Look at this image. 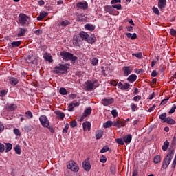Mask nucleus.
<instances>
[{"label":"nucleus","instance_id":"obj_1","mask_svg":"<svg viewBox=\"0 0 176 176\" xmlns=\"http://www.w3.org/2000/svg\"><path fill=\"white\" fill-rule=\"evenodd\" d=\"M71 65L69 63L62 64L59 63L58 66H55L54 68V74H67V71L69 69Z\"/></svg>","mask_w":176,"mask_h":176},{"label":"nucleus","instance_id":"obj_2","mask_svg":"<svg viewBox=\"0 0 176 176\" xmlns=\"http://www.w3.org/2000/svg\"><path fill=\"white\" fill-rule=\"evenodd\" d=\"M60 54L65 61H72V64H75L76 63V60H78V56H75L71 52L62 51L60 52Z\"/></svg>","mask_w":176,"mask_h":176},{"label":"nucleus","instance_id":"obj_3","mask_svg":"<svg viewBox=\"0 0 176 176\" xmlns=\"http://www.w3.org/2000/svg\"><path fill=\"white\" fill-rule=\"evenodd\" d=\"M173 157H174V150H172L169 151L166 157L164 159L162 162V168H164V170H166V168H167V167L170 166V164L171 163V161L173 160Z\"/></svg>","mask_w":176,"mask_h":176},{"label":"nucleus","instance_id":"obj_4","mask_svg":"<svg viewBox=\"0 0 176 176\" xmlns=\"http://www.w3.org/2000/svg\"><path fill=\"white\" fill-rule=\"evenodd\" d=\"M30 23H31V17L25 14L21 13L19 15V23L22 27L25 25H30Z\"/></svg>","mask_w":176,"mask_h":176},{"label":"nucleus","instance_id":"obj_5","mask_svg":"<svg viewBox=\"0 0 176 176\" xmlns=\"http://www.w3.org/2000/svg\"><path fill=\"white\" fill-rule=\"evenodd\" d=\"M115 9H117V10H121L122 9V5H113V6H106L104 7V10L106 13H109L110 14H113V12H115Z\"/></svg>","mask_w":176,"mask_h":176},{"label":"nucleus","instance_id":"obj_6","mask_svg":"<svg viewBox=\"0 0 176 176\" xmlns=\"http://www.w3.org/2000/svg\"><path fill=\"white\" fill-rule=\"evenodd\" d=\"M67 167L71 171H74V173H78L79 171V166L74 162V160L69 161L67 163Z\"/></svg>","mask_w":176,"mask_h":176},{"label":"nucleus","instance_id":"obj_7","mask_svg":"<svg viewBox=\"0 0 176 176\" xmlns=\"http://www.w3.org/2000/svg\"><path fill=\"white\" fill-rule=\"evenodd\" d=\"M39 122H40L41 126H43V127L46 128V127H49V126H50V122H49V119L45 115L40 116Z\"/></svg>","mask_w":176,"mask_h":176},{"label":"nucleus","instance_id":"obj_8","mask_svg":"<svg viewBox=\"0 0 176 176\" xmlns=\"http://www.w3.org/2000/svg\"><path fill=\"white\" fill-rule=\"evenodd\" d=\"M85 85H86L85 89L88 91H91V90H93V89H97V87H98L100 86L99 84L94 85V83H93V82H91V80H87L85 82Z\"/></svg>","mask_w":176,"mask_h":176},{"label":"nucleus","instance_id":"obj_9","mask_svg":"<svg viewBox=\"0 0 176 176\" xmlns=\"http://www.w3.org/2000/svg\"><path fill=\"white\" fill-rule=\"evenodd\" d=\"M102 104L104 107H108V105H111V104H113L115 102V99L113 98H104L102 99Z\"/></svg>","mask_w":176,"mask_h":176},{"label":"nucleus","instance_id":"obj_10","mask_svg":"<svg viewBox=\"0 0 176 176\" xmlns=\"http://www.w3.org/2000/svg\"><path fill=\"white\" fill-rule=\"evenodd\" d=\"M82 164L85 171H90L91 170V165L90 164V160L89 158L86 159Z\"/></svg>","mask_w":176,"mask_h":176},{"label":"nucleus","instance_id":"obj_11","mask_svg":"<svg viewBox=\"0 0 176 176\" xmlns=\"http://www.w3.org/2000/svg\"><path fill=\"white\" fill-rule=\"evenodd\" d=\"M113 126L114 127H117L118 129H121V127H124L126 126V124L122 120H116L113 122Z\"/></svg>","mask_w":176,"mask_h":176},{"label":"nucleus","instance_id":"obj_12","mask_svg":"<svg viewBox=\"0 0 176 176\" xmlns=\"http://www.w3.org/2000/svg\"><path fill=\"white\" fill-rule=\"evenodd\" d=\"M122 71L124 72V76H129L131 72H133V67L131 66H124L122 67Z\"/></svg>","mask_w":176,"mask_h":176},{"label":"nucleus","instance_id":"obj_13","mask_svg":"<svg viewBox=\"0 0 176 176\" xmlns=\"http://www.w3.org/2000/svg\"><path fill=\"white\" fill-rule=\"evenodd\" d=\"M76 7L78 8V9H83L85 10V9H87L89 8V4L87 3V1H83V2H78L76 4Z\"/></svg>","mask_w":176,"mask_h":176},{"label":"nucleus","instance_id":"obj_14","mask_svg":"<svg viewBox=\"0 0 176 176\" xmlns=\"http://www.w3.org/2000/svg\"><path fill=\"white\" fill-rule=\"evenodd\" d=\"M123 140L126 145H129V144H131L133 135H131V134H128L123 138Z\"/></svg>","mask_w":176,"mask_h":176},{"label":"nucleus","instance_id":"obj_15","mask_svg":"<svg viewBox=\"0 0 176 176\" xmlns=\"http://www.w3.org/2000/svg\"><path fill=\"white\" fill-rule=\"evenodd\" d=\"M27 31H28V28H19V30L18 31L17 36H25V34H27Z\"/></svg>","mask_w":176,"mask_h":176},{"label":"nucleus","instance_id":"obj_16","mask_svg":"<svg viewBox=\"0 0 176 176\" xmlns=\"http://www.w3.org/2000/svg\"><path fill=\"white\" fill-rule=\"evenodd\" d=\"M71 24V22L68 20H62L60 21L57 25L58 27H63V28H65L67 25H69Z\"/></svg>","mask_w":176,"mask_h":176},{"label":"nucleus","instance_id":"obj_17","mask_svg":"<svg viewBox=\"0 0 176 176\" xmlns=\"http://www.w3.org/2000/svg\"><path fill=\"white\" fill-rule=\"evenodd\" d=\"M82 127L84 131H90V129H91V124L89 122H85L82 123Z\"/></svg>","mask_w":176,"mask_h":176},{"label":"nucleus","instance_id":"obj_18","mask_svg":"<svg viewBox=\"0 0 176 176\" xmlns=\"http://www.w3.org/2000/svg\"><path fill=\"white\" fill-rule=\"evenodd\" d=\"M9 83L12 86H16L19 83V79L16 77H10L9 78Z\"/></svg>","mask_w":176,"mask_h":176},{"label":"nucleus","instance_id":"obj_19","mask_svg":"<svg viewBox=\"0 0 176 176\" xmlns=\"http://www.w3.org/2000/svg\"><path fill=\"white\" fill-rule=\"evenodd\" d=\"M54 113L56 115L57 119H59L60 120H63V119H64V118H65V114L64 113L61 112V111H56L54 112Z\"/></svg>","mask_w":176,"mask_h":176},{"label":"nucleus","instance_id":"obj_20","mask_svg":"<svg viewBox=\"0 0 176 176\" xmlns=\"http://www.w3.org/2000/svg\"><path fill=\"white\" fill-rule=\"evenodd\" d=\"M158 8L159 9L163 10L166 8L167 3L166 0H158Z\"/></svg>","mask_w":176,"mask_h":176},{"label":"nucleus","instance_id":"obj_21","mask_svg":"<svg viewBox=\"0 0 176 176\" xmlns=\"http://www.w3.org/2000/svg\"><path fill=\"white\" fill-rule=\"evenodd\" d=\"M74 107H79V102H72L68 106V111L69 112H73L74 111Z\"/></svg>","mask_w":176,"mask_h":176},{"label":"nucleus","instance_id":"obj_22","mask_svg":"<svg viewBox=\"0 0 176 176\" xmlns=\"http://www.w3.org/2000/svg\"><path fill=\"white\" fill-rule=\"evenodd\" d=\"M7 111H14L17 109V105L15 104H8L6 107Z\"/></svg>","mask_w":176,"mask_h":176},{"label":"nucleus","instance_id":"obj_23","mask_svg":"<svg viewBox=\"0 0 176 176\" xmlns=\"http://www.w3.org/2000/svg\"><path fill=\"white\" fill-rule=\"evenodd\" d=\"M128 82H130V83H133V82H135L137 80V75L135 74H131L127 78Z\"/></svg>","mask_w":176,"mask_h":176},{"label":"nucleus","instance_id":"obj_24","mask_svg":"<svg viewBox=\"0 0 176 176\" xmlns=\"http://www.w3.org/2000/svg\"><path fill=\"white\" fill-rule=\"evenodd\" d=\"M112 126H113V122L111 120H108L103 124L104 129H109V127H112Z\"/></svg>","mask_w":176,"mask_h":176},{"label":"nucleus","instance_id":"obj_25","mask_svg":"<svg viewBox=\"0 0 176 176\" xmlns=\"http://www.w3.org/2000/svg\"><path fill=\"white\" fill-rule=\"evenodd\" d=\"M85 28L88 31H94V30H96V26L93 25L92 24L87 23L85 25Z\"/></svg>","mask_w":176,"mask_h":176},{"label":"nucleus","instance_id":"obj_26","mask_svg":"<svg viewBox=\"0 0 176 176\" xmlns=\"http://www.w3.org/2000/svg\"><path fill=\"white\" fill-rule=\"evenodd\" d=\"M48 13L47 12H43V13H40L39 16L37 17V20L38 21H42V20H43V19H45V17L48 16Z\"/></svg>","mask_w":176,"mask_h":176},{"label":"nucleus","instance_id":"obj_27","mask_svg":"<svg viewBox=\"0 0 176 176\" xmlns=\"http://www.w3.org/2000/svg\"><path fill=\"white\" fill-rule=\"evenodd\" d=\"M87 20V16L86 15H81L76 19V21L80 23H82L83 21H86Z\"/></svg>","mask_w":176,"mask_h":176},{"label":"nucleus","instance_id":"obj_28","mask_svg":"<svg viewBox=\"0 0 176 176\" xmlns=\"http://www.w3.org/2000/svg\"><path fill=\"white\" fill-rule=\"evenodd\" d=\"M103 134H104V131H102V130H98L96 133V140H101V138H102Z\"/></svg>","mask_w":176,"mask_h":176},{"label":"nucleus","instance_id":"obj_29","mask_svg":"<svg viewBox=\"0 0 176 176\" xmlns=\"http://www.w3.org/2000/svg\"><path fill=\"white\" fill-rule=\"evenodd\" d=\"M127 36V38H129V39H131L132 41H134V39H137V34L133 33V34L131 33H126L125 34Z\"/></svg>","mask_w":176,"mask_h":176},{"label":"nucleus","instance_id":"obj_30","mask_svg":"<svg viewBox=\"0 0 176 176\" xmlns=\"http://www.w3.org/2000/svg\"><path fill=\"white\" fill-rule=\"evenodd\" d=\"M79 35H80V38H82V39H84L85 41L89 38V34H87L85 32H80Z\"/></svg>","mask_w":176,"mask_h":176},{"label":"nucleus","instance_id":"obj_31","mask_svg":"<svg viewBox=\"0 0 176 176\" xmlns=\"http://www.w3.org/2000/svg\"><path fill=\"white\" fill-rule=\"evenodd\" d=\"M43 57L46 61L53 63V59L52 58V55H50V54H45Z\"/></svg>","mask_w":176,"mask_h":176},{"label":"nucleus","instance_id":"obj_32","mask_svg":"<svg viewBox=\"0 0 176 176\" xmlns=\"http://www.w3.org/2000/svg\"><path fill=\"white\" fill-rule=\"evenodd\" d=\"M91 107H88L87 108L85 111H84V116H86L87 118V116H90V115H91Z\"/></svg>","mask_w":176,"mask_h":176},{"label":"nucleus","instance_id":"obj_33","mask_svg":"<svg viewBox=\"0 0 176 176\" xmlns=\"http://www.w3.org/2000/svg\"><path fill=\"white\" fill-rule=\"evenodd\" d=\"M168 146H170V142H168L167 140H166L164 142V144L162 147V151H164V152H166V151H167V149H168Z\"/></svg>","mask_w":176,"mask_h":176},{"label":"nucleus","instance_id":"obj_34","mask_svg":"<svg viewBox=\"0 0 176 176\" xmlns=\"http://www.w3.org/2000/svg\"><path fill=\"white\" fill-rule=\"evenodd\" d=\"M164 123H168V124H175V120L170 117H168L166 118Z\"/></svg>","mask_w":176,"mask_h":176},{"label":"nucleus","instance_id":"obj_35","mask_svg":"<svg viewBox=\"0 0 176 176\" xmlns=\"http://www.w3.org/2000/svg\"><path fill=\"white\" fill-rule=\"evenodd\" d=\"M160 162H162V157H160V155H157L154 157L153 163H155V164H157L158 163H160Z\"/></svg>","mask_w":176,"mask_h":176},{"label":"nucleus","instance_id":"obj_36","mask_svg":"<svg viewBox=\"0 0 176 176\" xmlns=\"http://www.w3.org/2000/svg\"><path fill=\"white\" fill-rule=\"evenodd\" d=\"M159 119L162 120L163 123H164L167 119V113H163L162 114L160 115Z\"/></svg>","mask_w":176,"mask_h":176},{"label":"nucleus","instance_id":"obj_37","mask_svg":"<svg viewBox=\"0 0 176 176\" xmlns=\"http://www.w3.org/2000/svg\"><path fill=\"white\" fill-rule=\"evenodd\" d=\"M21 45V41H13L11 43L12 47H19Z\"/></svg>","mask_w":176,"mask_h":176},{"label":"nucleus","instance_id":"obj_38","mask_svg":"<svg viewBox=\"0 0 176 176\" xmlns=\"http://www.w3.org/2000/svg\"><path fill=\"white\" fill-rule=\"evenodd\" d=\"M129 87H130V84L129 82H124V84H122V86L120 88V90H129Z\"/></svg>","mask_w":176,"mask_h":176},{"label":"nucleus","instance_id":"obj_39","mask_svg":"<svg viewBox=\"0 0 176 176\" xmlns=\"http://www.w3.org/2000/svg\"><path fill=\"white\" fill-rule=\"evenodd\" d=\"M6 152H10V151H12V148H13V145H12V144L10 143H6Z\"/></svg>","mask_w":176,"mask_h":176},{"label":"nucleus","instance_id":"obj_40","mask_svg":"<svg viewBox=\"0 0 176 176\" xmlns=\"http://www.w3.org/2000/svg\"><path fill=\"white\" fill-rule=\"evenodd\" d=\"M116 142L119 145H124V140L122 138L116 139Z\"/></svg>","mask_w":176,"mask_h":176},{"label":"nucleus","instance_id":"obj_41","mask_svg":"<svg viewBox=\"0 0 176 176\" xmlns=\"http://www.w3.org/2000/svg\"><path fill=\"white\" fill-rule=\"evenodd\" d=\"M14 151H15L16 153H17V155H21V148H20L19 145H16L14 147Z\"/></svg>","mask_w":176,"mask_h":176},{"label":"nucleus","instance_id":"obj_42","mask_svg":"<svg viewBox=\"0 0 176 176\" xmlns=\"http://www.w3.org/2000/svg\"><path fill=\"white\" fill-rule=\"evenodd\" d=\"M59 93L60 94H62V96H65L67 95V89L64 87H61L59 89Z\"/></svg>","mask_w":176,"mask_h":176},{"label":"nucleus","instance_id":"obj_43","mask_svg":"<svg viewBox=\"0 0 176 176\" xmlns=\"http://www.w3.org/2000/svg\"><path fill=\"white\" fill-rule=\"evenodd\" d=\"M25 116H27L28 119H31L34 118V115L32 114V112L31 111H28L25 112Z\"/></svg>","mask_w":176,"mask_h":176},{"label":"nucleus","instance_id":"obj_44","mask_svg":"<svg viewBox=\"0 0 176 176\" xmlns=\"http://www.w3.org/2000/svg\"><path fill=\"white\" fill-rule=\"evenodd\" d=\"M86 42H88V43L93 44L94 42H96V38L94 37H89Z\"/></svg>","mask_w":176,"mask_h":176},{"label":"nucleus","instance_id":"obj_45","mask_svg":"<svg viewBox=\"0 0 176 176\" xmlns=\"http://www.w3.org/2000/svg\"><path fill=\"white\" fill-rule=\"evenodd\" d=\"M79 42H80V40L79 39V38L76 37V38L74 39L73 44L75 46H79V45H80V43H79Z\"/></svg>","mask_w":176,"mask_h":176},{"label":"nucleus","instance_id":"obj_46","mask_svg":"<svg viewBox=\"0 0 176 176\" xmlns=\"http://www.w3.org/2000/svg\"><path fill=\"white\" fill-rule=\"evenodd\" d=\"M152 10L155 14H157V16L160 15V12L159 11V9L156 7H153Z\"/></svg>","mask_w":176,"mask_h":176},{"label":"nucleus","instance_id":"obj_47","mask_svg":"<svg viewBox=\"0 0 176 176\" xmlns=\"http://www.w3.org/2000/svg\"><path fill=\"white\" fill-rule=\"evenodd\" d=\"M68 129H69V124H66L65 128L62 131V133L67 134V133H68Z\"/></svg>","mask_w":176,"mask_h":176},{"label":"nucleus","instance_id":"obj_48","mask_svg":"<svg viewBox=\"0 0 176 176\" xmlns=\"http://www.w3.org/2000/svg\"><path fill=\"white\" fill-rule=\"evenodd\" d=\"M111 115L113 116V118H118L119 113H118V111L115 109L111 111Z\"/></svg>","mask_w":176,"mask_h":176},{"label":"nucleus","instance_id":"obj_49","mask_svg":"<svg viewBox=\"0 0 176 176\" xmlns=\"http://www.w3.org/2000/svg\"><path fill=\"white\" fill-rule=\"evenodd\" d=\"M109 151V147L108 146H104L101 150H100V153H105V152H108Z\"/></svg>","mask_w":176,"mask_h":176},{"label":"nucleus","instance_id":"obj_50","mask_svg":"<svg viewBox=\"0 0 176 176\" xmlns=\"http://www.w3.org/2000/svg\"><path fill=\"white\" fill-rule=\"evenodd\" d=\"M130 107L131 108L132 112H135V110L137 109V107H138L137 104L134 103H131Z\"/></svg>","mask_w":176,"mask_h":176},{"label":"nucleus","instance_id":"obj_51","mask_svg":"<svg viewBox=\"0 0 176 176\" xmlns=\"http://www.w3.org/2000/svg\"><path fill=\"white\" fill-rule=\"evenodd\" d=\"M77 126H78V123L76 122V120L72 121L70 122V127H72V129H74V127H76Z\"/></svg>","mask_w":176,"mask_h":176},{"label":"nucleus","instance_id":"obj_52","mask_svg":"<svg viewBox=\"0 0 176 176\" xmlns=\"http://www.w3.org/2000/svg\"><path fill=\"white\" fill-rule=\"evenodd\" d=\"M100 162V163H107V157H105V155H102Z\"/></svg>","mask_w":176,"mask_h":176},{"label":"nucleus","instance_id":"obj_53","mask_svg":"<svg viewBox=\"0 0 176 176\" xmlns=\"http://www.w3.org/2000/svg\"><path fill=\"white\" fill-rule=\"evenodd\" d=\"M175 109H176V105L173 104V107H171L170 110L169 111L168 113L170 115H171V113H174V112H175Z\"/></svg>","mask_w":176,"mask_h":176},{"label":"nucleus","instance_id":"obj_54","mask_svg":"<svg viewBox=\"0 0 176 176\" xmlns=\"http://www.w3.org/2000/svg\"><path fill=\"white\" fill-rule=\"evenodd\" d=\"M132 56L137 57L138 58H142V53L139 52L138 54H132Z\"/></svg>","mask_w":176,"mask_h":176},{"label":"nucleus","instance_id":"obj_55","mask_svg":"<svg viewBox=\"0 0 176 176\" xmlns=\"http://www.w3.org/2000/svg\"><path fill=\"white\" fill-rule=\"evenodd\" d=\"M6 94H8V91L6 90L0 91V97H4V96H6Z\"/></svg>","mask_w":176,"mask_h":176},{"label":"nucleus","instance_id":"obj_56","mask_svg":"<svg viewBox=\"0 0 176 176\" xmlns=\"http://www.w3.org/2000/svg\"><path fill=\"white\" fill-rule=\"evenodd\" d=\"M140 100H141V96L140 95L134 96L133 98V101H135V102H137L138 101H140Z\"/></svg>","mask_w":176,"mask_h":176},{"label":"nucleus","instance_id":"obj_57","mask_svg":"<svg viewBox=\"0 0 176 176\" xmlns=\"http://www.w3.org/2000/svg\"><path fill=\"white\" fill-rule=\"evenodd\" d=\"M5 152V145L2 143H0V153H2Z\"/></svg>","mask_w":176,"mask_h":176},{"label":"nucleus","instance_id":"obj_58","mask_svg":"<svg viewBox=\"0 0 176 176\" xmlns=\"http://www.w3.org/2000/svg\"><path fill=\"white\" fill-rule=\"evenodd\" d=\"M170 35H172L173 36H176V30L175 29L171 28L170 30Z\"/></svg>","mask_w":176,"mask_h":176},{"label":"nucleus","instance_id":"obj_59","mask_svg":"<svg viewBox=\"0 0 176 176\" xmlns=\"http://www.w3.org/2000/svg\"><path fill=\"white\" fill-rule=\"evenodd\" d=\"M98 64V59L97 58H94L92 59V65H97Z\"/></svg>","mask_w":176,"mask_h":176},{"label":"nucleus","instance_id":"obj_60","mask_svg":"<svg viewBox=\"0 0 176 176\" xmlns=\"http://www.w3.org/2000/svg\"><path fill=\"white\" fill-rule=\"evenodd\" d=\"M110 83L111 86H114V87L118 86V82H116V80H111Z\"/></svg>","mask_w":176,"mask_h":176},{"label":"nucleus","instance_id":"obj_61","mask_svg":"<svg viewBox=\"0 0 176 176\" xmlns=\"http://www.w3.org/2000/svg\"><path fill=\"white\" fill-rule=\"evenodd\" d=\"M42 32H43L42 30H41V29H38V30L34 31V34L36 35H41V34H42Z\"/></svg>","mask_w":176,"mask_h":176},{"label":"nucleus","instance_id":"obj_62","mask_svg":"<svg viewBox=\"0 0 176 176\" xmlns=\"http://www.w3.org/2000/svg\"><path fill=\"white\" fill-rule=\"evenodd\" d=\"M14 133L15 135H20V130H19L18 129H14Z\"/></svg>","mask_w":176,"mask_h":176},{"label":"nucleus","instance_id":"obj_63","mask_svg":"<svg viewBox=\"0 0 176 176\" xmlns=\"http://www.w3.org/2000/svg\"><path fill=\"white\" fill-rule=\"evenodd\" d=\"M167 101H168V98L162 100L160 105H166V104H167Z\"/></svg>","mask_w":176,"mask_h":176},{"label":"nucleus","instance_id":"obj_64","mask_svg":"<svg viewBox=\"0 0 176 176\" xmlns=\"http://www.w3.org/2000/svg\"><path fill=\"white\" fill-rule=\"evenodd\" d=\"M172 145H176V137L175 136L172 140Z\"/></svg>","mask_w":176,"mask_h":176}]
</instances>
